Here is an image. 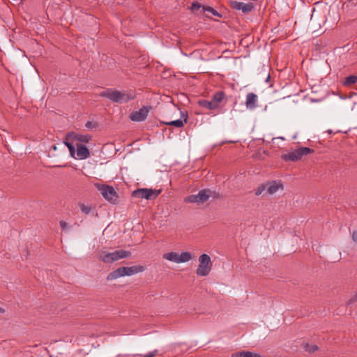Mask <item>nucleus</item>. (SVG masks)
<instances>
[{"label":"nucleus","instance_id":"obj_16","mask_svg":"<svg viewBox=\"0 0 357 357\" xmlns=\"http://www.w3.org/2000/svg\"><path fill=\"white\" fill-rule=\"evenodd\" d=\"M144 268L142 266H132L125 267V276H130L144 271Z\"/></svg>","mask_w":357,"mask_h":357},{"label":"nucleus","instance_id":"obj_26","mask_svg":"<svg viewBox=\"0 0 357 357\" xmlns=\"http://www.w3.org/2000/svg\"><path fill=\"white\" fill-rule=\"evenodd\" d=\"M204 10L211 13L214 16H220L218 11L211 7H208L207 8H204Z\"/></svg>","mask_w":357,"mask_h":357},{"label":"nucleus","instance_id":"obj_6","mask_svg":"<svg viewBox=\"0 0 357 357\" xmlns=\"http://www.w3.org/2000/svg\"><path fill=\"white\" fill-rule=\"evenodd\" d=\"M212 195V191L210 190H202L197 195H192L187 197L185 199L186 202L196 203L197 204L206 202Z\"/></svg>","mask_w":357,"mask_h":357},{"label":"nucleus","instance_id":"obj_4","mask_svg":"<svg viewBox=\"0 0 357 357\" xmlns=\"http://www.w3.org/2000/svg\"><path fill=\"white\" fill-rule=\"evenodd\" d=\"M314 150L307 147H301L293 151H289L281 155V158L285 161L296 162L303 156L313 153Z\"/></svg>","mask_w":357,"mask_h":357},{"label":"nucleus","instance_id":"obj_10","mask_svg":"<svg viewBox=\"0 0 357 357\" xmlns=\"http://www.w3.org/2000/svg\"><path fill=\"white\" fill-rule=\"evenodd\" d=\"M231 6L232 8L236 10H241L244 13H249L254 8L253 3H243L236 1H231Z\"/></svg>","mask_w":357,"mask_h":357},{"label":"nucleus","instance_id":"obj_23","mask_svg":"<svg viewBox=\"0 0 357 357\" xmlns=\"http://www.w3.org/2000/svg\"><path fill=\"white\" fill-rule=\"evenodd\" d=\"M64 144L68 147V149L69 150V152H70V156L71 157H75V146H73L72 143H70V142H65Z\"/></svg>","mask_w":357,"mask_h":357},{"label":"nucleus","instance_id":"obj_25","mask_svg":"<svg viewBox=\"0 0 357 357\" xmlns=\"http://www.w3.org/2000/svg\"><path fill=\"white\" fill-rule=\"evenodd\" d=\"M305 349L308 352H314L318 349V347L315 344L310 346L308 344H306L305 345Z\"/></svg>","mask_w":357,"mask_h":357},{"label":"nucleus","instance_id":"obj_18","mask_svg":"<svg viewBox=\"0 0 357 357\" xmlns=\"http://www.w3.org/2000/svg\"><path fill=\"white\" fill-rule=\"evenodd\" d=\"M162 257L169 261H172L178 264V254L176 252H169L165 253Z\"/></svg>","mask_w":357,"mask_h":357},{"label":"nucleus","instance_id":"obj_36","mask_svg":"<svg viewBox=\"0 0 357 357\" xmlns=\"http://www.w3.org/2000/svg\"><path fill=\"white\" fill-rule=\"evenodd\" d=\"M278 139H282V140H284V138L283 137H278Z\"/></svg>","mask_w":357,"mask_h":357},{"label":"nucleus","instance_id":"obj_31","mask_svg":"<svg viewBox=\"0 0 357 357\" xmlns=\"http://www.w3.org/2000/svg\"><path fill=\"white\" fill-rule=\"evenodd\" d=\"M200 8V6L197 3H192V6H191V9L192 10L195 11V10H197L199 8Z\"/></svg>","mask_w":357,"mask_h":357},{"label":"nucleus","instance_id":"obj_3","mask_svg":"<svg viewBox=\"0 0 357 357\" xmlns=\"http://www.w3.org/2000/svg\"><path fill=\"white\" fill-rule=\"evenodd\" d=\"M95 186L107 202L112 204L118 202V193L112 186L100 183H96Z\"/></svg>","mask_w":357,"mask_h":357},{"label":"nucleus","instance_id":"obj_14","mask_svg":"<svg viewBox=\"0 0 357 357\" xmlns=\"http://www.w3.org/2000/svg\"><path fill=\"white\" fill-rule=\"evenodd\" d=\"M123 276H125V266L119 267L109 273L107 277V280H114Z\"/></svg>","mask_w":357,"mask_h":357},{"label":"nucleus","instance_id":"obj_21","mask_svg":"<svg viewBox=\"0 0 357 357\" xmlns=\"http://www.w3.org/2000/svg\"><path fill=\"white\" fill-rule=\"evenodd\" d=\"M266 192V183L260 185L255 191V194L256 196L261 195L263 192Z\"/></svg>","mask_w":357,"mask_h":357},{"label":"nucleus","instance_id":"obj_13","mask_svg":"<svg viewBox=\"0 0 357 357\" xmlns=\"http://www.w3.org/2000/svg\"><path fill=\"white\" fill-rule=\"evenodd\" d=\"M257 96L251 92L248 93L246 96L245 106L248 109H254L257 107Z\"/></svg>","mask_w":357,"mask_h":357},{"label":"nucleus","instance_id":"obj_33","mask_svg":"<svg viewBox=\"0 0 357 357\" xmlns=\"http://www.w3.org/2000/svg\"><path fill=\"white\" fill-rule=\"evenodd\" d=\"M154 353H149L148 354H146L144 357H153L154 356Z\"/></svg>","mask_w":357,"mask_h":357},{"label":"nucleus","instance_id":"obj_20","mask_svg":"<svg viewBox=\"0 0 357 357\" xmlns=\"http://www.w3.org/2000/svg\"><path fill=\"white\" fill-rule=\"evenodd\" d=\"M198 104H199V106H201V107H202L204 108L210 109V110L215 109V108L214 107V105H213L211 100L208 101V100H199Z\"/></svg>","mask_w":357,"mask_h":357},{"label":"nucleus","instance_id":"obj_11","mask_svg":"<svg viewBox=\"0 0 357 357\" xmlns=\"http://www.w3.org/2000/svg\"><path fill=\"white\" fill-rule=\"evenodd\" d=\"M89 156L90 151L86 146L82 144H76L75 154V157H73L74 158L77 160H84L88 158Z\"/></svg>","mask_w":357,"mask_h":357},{"label":"nucleus","instance_id":"obj_9","mask_svg":"<svg viewBox=\"0 0 357 357\" xmlns=\"http://www.w3.org/2000/svg\"><path fill=\"white\" fill-rule=\"evenodd\" d=\"M148 114H149L148 108L146 107H143L138 111L132 112L130 115V119L132 121H136V122L143 121L146 119Z\"/></svg>","mask_w":357,"mask_h":357},{"label":"nucleus","instance_id":"obj_19","mask_svg":"<svg viewBox=\"0 0 357 357\" xmlns=\"http://www.w3.org/2000/svg\"><path fill=\"white\" fill-rule=\"evenodd\" d=\"M192 259V255L188 252H183L178 255V264L185 263L189 261Z\"/></svg>","mask_w":357,"mask_h":357},{"label":"nucleus","instance_id":"obj_34","mask_svg":"<svg viewBox=\"0 0 357 357\" xmlns=\"http://www.w3.org/2000/svg\"><path fill=\"white\" fill-rule=\"evenodd\" d=\"M253 357H265L259 354H256V353H254V356Z\"/></svg>","mask_w":357,"mask_h":357},{"label":"nucleus","instance_id":"obj_2","mask_svg":"<svg viewBox=\"0 0 357 357\" xmlns=\"http://www.w3.org/2000/svg\"><path fill=\"white\" fill-rule=\"evenodd\" d=\"M130 256V252L123 250H116L112 252L102 251L99 254L98 259L104 263L112 264L121 259Z\"/></svg>","mask_w":357,"mask_h":357},{"label":"nucleus","instance_id":"obj_5","mask_svg":"<svg viewBox=\"0 0 357 357\" xmlns=\"http://www.w3.org/2000/svg\"><path fill=\"white\" fill-rule=\"evenodd\" d=\"M212 268L211 257L207 254H202L199 257V265L196 274L199 276H206Z\"/></svg>","mask_w":357,"mask_h":357},{"label":"nucleus","instance_id":"obj_24","mask_svg":"<svg viewBox=\"0 0 357 357\" xmlns=\"http://www.w3.org/2000/svg\"><path fill=\"white\" fill-rule=\"evenodd\" d=\"M80 210L83 213H84L86 215L89 214L91 211V207H89L84 204H82L80 205Z\"/></svg>","mask_w":357,"mask_h":357},{"label":"nucleus","instance_id":"obj_7","mask_svg":"<svg viewBox=\"0 0 357 357\" xmlns=\"http://www.w3.org/2000/svg\"><path fill=\"white\" fill-rule=\"evenodd\" d=\"M160 192V190L156 191L152 189L140 188L134 190L132 193V196L136 198L153 199L158 196Z\"/></svg>","mask_w":357,"mask_h":357},{"label":"nucleus","instance_id":"obj_37","mask_svg":"<svg viewBox=\"0 0 357 357\" xmlns=\"http://www.w3.org/2000/svg\"><path fill=\"white\" fill-rule=\"evenodd\" d=\"M270 78V76H268V77L266 78V81H268Z\"/></svg>","mask_w":357,"mask_h":357},{"label":"nucleus","instance_id":"obj_29","mask_svg":"<svg viewBox=\"0 0 357 357\" xmlns=\"http://www.w3.org/2000/svg\"><path fill=\"white\" fill-rule=\"evenodd\" d=\"M352 240L357 244V231H354L351 234Z\"/></svg>","mask_w":357,"mask_h":357},{"label":"nucleus","instance_id":"obj_1","mask_svg":"<svg viewBox=\"0 0 357 357\" xmlns=\"http://www.w3.org/2000/svg\"><path fill=\"white\" fill-rule=\"evenodd\" d=\"M100 96L105 97L113 102L119 103L126 102L133 98L132 96L124 91H120L112 89H109L101 92Z\"/></svg>","mask_w":357,"mask_h":357},{"label":"nucleus","instance_id":"obj_8","mask_svg":"<svg viewBox=\"0 0 357 357\" xmlns=\"http://www.w3.org/2000/svg\"><path fill=\"white\" fill-rule=\"evenodd\" d=\"M284 189L280 181H271L266 182V194L272 195Z\"/></svg>","mask_w":357,"mask_h":357},{"label":"nucleus","instance_id":"obj_17","mask_svg":"<svg viewBox=\"0 0 357 357\" xmlns=\"http://www.w3.org/2000/svg\"><path fill=\"white\" fill-rule=\"evenodd\" d=\"M181 116L183 117V119H179L177 120H174L171 121H167L164 123L167 126H172L176 128H181L184 126V123L187 122L188 116H184V114L181 112Z\"/></svg>","mask_w":357,"mask_h":357},{"label":"nucleus","instance_id":"obj_38","mask_svg":"<svg viewBox=\"0 0 357 357\" xmlns=\"http://www.w3.org/2000/svg\"><path fill=\"white\" fill-rule=\"evenodd\" d=\"M53 149H54V150H56V146H53Z\"/></svg>","mask_w":357,"mask_h":357},{"label":"nucleus","instance_id":"obj_27","mask_svg":"<svg viewBox=\"0 0 357 357\" xmlns=\"http://www.w3.org/2000/svg\"><path fill=\"white\" fill-rule=\"evenodd\" d=\"M86 128L93 129L96 128V124L91 121H87L85 124Z\"/></svg>","mask_w":357,"mask_h":357},{"label":"nucleus","instance_id":"obj_22","mask_svg":"<svg viewBox=\"0 0 357 357\" xmlns=\"http://www.w3.org/2000/svg\"><path fill=\"white\" fill-rule=\"evenodd\" d=\"M357 82V76L350 75L346 77L345 81L344 82V85H350Z\"/></svg>","mask_w":357,"mask_h":357},{"label":"nucleus","instance_id":"obj_12","mask_svg":"<svg viewBox=\"0 0 357 357\" xmlns=\"http://www.w3.org/2000/svg\"><path fill=\"white\" fill-rule=\"evenodd\" d=\"M68 136L73 141L82 143H88L91 139V136L90 135L76 133L74 132H69Z\"/></svg>","mask_w":357,"mask_h":357},{"label":"nucleus","instance_id":"obj_15","mask_svg":"<svg viewBox=\"0 0 357 357\" xmlns=\"http://www.w3.org/2000/svg\"><path fill=\"white\" fill-rule=\"evenodd\" d=\"M225 98V95L222 91H218L213 96L211 102L215 109L220 107V103L224 100Z\"/></svg>","mask_w":357,"mask_h":357},{"label":"nucleus","instance_id":"obj_32","mask_svg":"<svg viewBox=\"0 0 357 357\" xmlns=\"http://www.w3.org/2000/svg\"><path fill=\"white\" fill-rule=\"evenodd\" d=\"M232 357H243V351L236 352L231 355Z\"/></svg>","mask_w":357,"mask_h":357},{"label":"nucleus","instance_id":"obj_35","mask_svg":"<svg viewBox=\"0 0 357 357\" xmlns=\"http://www.w3.org/2000/svg\"><path fill=\"white\" fill-rule=\"evenodd\" d=\"M5 312V310L3 308H2L1 307H0V313L3 314Z\"/></svg>","mask_w":357,"mask_h":357},{"label":"nucleus","instance_id":"obj_28","mask_svg":"<svg viewBox=\"0 0 357 357\" xmlns=\"http://www.w3.org/2000/svg\"><path fill=\"white\" fill-rule=\"evenodd\" d=\"M59 225H60V227L61 228V229H63V230L67 229V227H68L67 222L63 220L60 221Z\"/></svg>","mask_w":357,"mask_h":357},{"label":"nucleus","instance_id":"obj_30","mask_svg":"<svg viewBox=\"0 0 357 357\" xmlns=\"http://www.w3.org/2000/svg\"><path fill=\"white\" fill-rule=\"evenodd\" d=\"M254 353L251 351H243V357H253Z\"/></svg>","mask_w":357,"mask_h":357}]
</instances>
